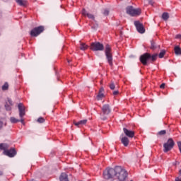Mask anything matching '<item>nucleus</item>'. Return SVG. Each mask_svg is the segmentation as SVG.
Here are the masks:
<instances>
[{
	"instance_id": "8",
	"label": "nucleus",
	"mask_w": 181,
	"mask_h": 181,
	"mask_svg": "<svg viewBox=\"0 0 181 181\" xmlns=\"http://www.w3.org/2000/svg\"><path fill=\"white\" fill-rule=\"evenodd\" d=\"M44 31V26H38L36 28H34L31 31L30 35L32 37H37L40 33H42Z\"/></svg>"
},
{
	"instance_id": "19",
	"label": "nucleus",
	"mask_w": 181,
	"mask_h": 181,
	"mask_svg": "<svg viewBox=\"0 0 181 181\" xmlns=\"http://www.w3.org/2000/svg\"><path fill=\"white\" fill-rule=\"evenodd\" d=\"M1 89L3 91H7L9 90V83L5 82L4 85L1 86Z\"/></svg>"
},
{
	"instance_id": "35",
	"label": "nucleus",
	"mask_w": 181,
	"mask_h": 181,
	"mask_svg": "<svg viewBox=\"0 0 181 181\" xmlns=\"http://www.w3.org/2000/svg\"><path fill=\"white\" fill-rule=\"evenodd\" d=\"M176 39L181 40V34H178L176 35Z\"/></svg>"
},
{
	"instance_id": "10",
	"label": "nucleus",
	"mask_w": 181,
	"mask_h": 181,
	"mask_svg": "<svg viewBox=\"0 0 181 181\" xmlns=\"http://www.w3.org/2000/svg\"><path fill=\"white\" fill-rule=\"evenodd\" d=\"M134 25L136 28V30L139 33L144 34L145 33V29L144 28V25L141 23H140V21H134Z\"/></svg>"
},
{
	"instance_id": "27",
	"label": "nucleus",
	"mask_w": 181,
	"mask_h": 181,
	"mask_svg": "<svg viewBox=\"0 0 181 181\" xmlns=\"http://www.w3.org/2000/svg\"><path fill=\"white\" fill-rule=\"evenodd\" d=\"M165 54V49H162L160 51V54H158V57H159L160 59H162V58H163Z\"/></svg>"
},
{
	"instance_id": "9",
	"label": "nucleus",
	"mask_w": 181,
	"mask_h": 181,
	"mask_svg": "<svg viewBox=\"0 0 181 181\" xmlns=\"http://www.w3.org/2000/svg\"><path fill=\"white\" fill-rule=\"evenodd\" d=\"M82 15L84 17H88V19L93 20L95 23L96 26L94 27V29L98 27V24L97 23V21L95 19V16L93 14L87 12L85 8H83Z\"/></svg>"
},
{
	"instance_id": "41",
	"label": "nucleus",
	"mask_w": 181,
	"mask_h": 181,
	"mask_svg": "<svg viewBox=\"0 0 181 181\" xmlns=\"http://www.w3.org/2000/svg\"><path fill=\"white\" fill-rule=\"evenodd\" d=\"M0 149H1V144H0Z\"/></svg>"
},
{
	"instance_id": "13",
	"label": "nucleus",
	"mask_w": 181,
	"mask_h": 181,
	"mask_svg": "<svg viewBox=\"0 0 181 181\" xmlns=\"http://www.w3.org/2000/svg\"><path fill=\"white\" fill-rule=\"evenodd\" d=\"M123 131L126 136H127L128 138H134L135 134L134 131L128 129L126 127H124Z\"/></svg>"
},
{
	"instance_id": "1",
	"label": "nucleus",
	"mask_w": 181,
	"mask_h": 181,
	"mask_svg": "<svg viewBox=\"0 0 181 181\" xmlns=\"http://www.w3.org/2000/svg\"><path fill=\"white\" fill-rule=\"evenodd\" d=\"M128 176V173L119 165L115 168H107L103 172V177L105 180L115 179L117 181H124Z\"/></svg>"
},
{
	"instance_id": "28",
	"label": "nucleus",
	"mask_w": 181,
	"mask_h": 181,
	"mask_svg": "<svg viewBox=\"0 0 181 181\" xmlns=\"http://www.w3.org/2000/svg\"><path fill=\"white\" fill-rule=\"evenodd\" d=\"M45 121V118H43V117H39V118L37 119V122L38 123H40V124L44 123Z\"/></svg>"
},
{
	"instance_id": "5",
	"label": "nucleus",
	"mask_w": 181,
	"mask_h": 181,
	"mask_svg": "<svg viewBox=\"0 0 181 181\" xmlns=\"http://www.w3.org/2000/svg\"><path fill=\"white\" fill-rule=\"evenodd\" d=\"M127 13L131 16H139L141 13V8H134L132 6H128L126 8Z\"/></svg>"
},
{
	"instance_id": "12",
	"label": "nucleus",
	"mask_w": 181,
	"mask_h": 181,
	"mask_svg": "<svg viewBox=\"0 0 181 181\" xmlns=\"http://www.w3.org/2000/svg\"><path fill=\"white\" fill-rule=\"evenodd\" d=\"M18 107L20 118H23V117L26 115V112H25V105H23V103H20L18 105Z\"/></svg>"
},
{
	"instance_id": "14",
	"label": "nucleus",
	"mask_w": 181,
	"mask_h": 181,
	"mask_svg": "<svg viewBox=\"0 0 181 181\" xmlns=\"http://www.w3.org/2000/svg\"><path fill=\"white\" fill-rule=\"evenodd\" d=\"M12 106H13L12 99L8 98L5 104L6 110L7 111H11L12 110Z\"/></svg>"
},
{
	"instance_id": "34",
	"label": "nucleus",
	"mask_w": 181,
	"mask_h": 181,
	"mask_svg": "<svg viewBox=\"0 0 181 181\" xmlns=\"http://www.w3.org/2000/svg\"><path fill=\"white\" fill-rule=\"evenodd\" d=\"M165 84L164 83H163L160 86V88L161 89H164V88H165Z\"/></svg>"
},
{
	"instance_id": "26",
	"label": "nucleus",
	"mask_w": 181,
	"mask_h": 181,
	"mask_svg": "<svg viewBox=\"0 0 181 181\" xmlns=\"http://www.w3.org/2000/svg\"><path fill=\"white\" fill-rule=\"evenodd\" d=\"M151 49L155 50L157 48V45L156 42H154L153 41H151Z\"/></svg>"
},
{
	"instance_id": "6",
	"label": "nucleus",
	"mask_w": 181,
	"mask_h": 181,
	"mask_svg": "<svg viewBox=\"0 0 181 181\" xmlns=\"http://www.w3.org/2000/svg\"><path fill=\"white\" fill-rule=\"evenodd\" d=\"M90 49L93 52L103 51L104 45L100 42H94L90 44Z\"/></svg>"
},
{
	"instance_id": "24",
	"label": "nucleus",
	"mask_w": 181,
	"mask_h": 181,
	"mask_svg": "<svg viewBox=\"0 0 181 181\" xmlns=\"http://www.w3.org/2000/svg\"><path fill=\"white\" fill-rule=\"evenodd\" d=\"M10 121H11V123H13V124L18 123V122H20L19 119H16V117H11Z\"/></svg>"
},
{
	"instance_id": "3",
	"label": "nucleus",
	"mask_w": 181,
	"mask_h": 181,
	"mask_svg": "<svg viewBox=\"0 0 181 181\" xmlns=\"http://www.w3.org/2000/svg\"><path fill=\"white\" fill-rule=\"evenodd\" d=\"M105 54L106 57V59L107 63L109 64L110 67L113 66V56L112 52V48L110 45L107 44L105 48Z\"/></svg>"
},
{
	"instance_id": "4",
	"label": "nucleus",
	"mask_w": 181,
	"mask_h": 181,
	"mask_svg": "<svg viewBox=\"0 0 181 181\" xmlns=\"http://www.w3.org/2000/svg\"><path fill=\"white\" fill-rule=\"evenodd\" d=\"M102 113H100V118L102 120L105 121L107 119V116L111 112V108L109 104H105L101 108Z\"/></svg>"
},
{
	"instance_id": "23",
	"label": "nucleus",
	"mask_w": 181,
	"mask_h": 181,
	"mask_svg": "<svg viewBox=\"0 0 181 181\" xmlns=\"http://www.w3.org/2000/svg\"><path fill=\"white\" fill-rule=\"evenodd\" d=\"M175 53L176 55H181V48L179 46L175 47Z\"/></svg>"
},
{
	"instance_id": "38",
	"label": "nucleus",
	"mask_w": 181,
	"mask_h": 181,
	"mask_svg": "<svg viewBox=\"0 0 181 181\" xmlns=\"http://www.w3.org/2000/svg\"><path fill=\"white\" fill-rule=\"evenodd\" d=\"M103 91H104V88H100L99 93H103Z\"/></svg>"
},
{
	"instance_id": "17",
	"label": "nucleus",
	"mask_w": 181,
	"mask_h": 181,
	"mask_svg": "<svg viewBox=\"0 0 181 181\" xmlns=\"http://www.w3.org/2000/svg\"><path fill=\"white\" fill-rule=\"evenodd\" d=\"M16 2L20 6H26V4H28V1L26 0H16Z\"/></svg>"
},
{
	"instance_id": "25",
	"label": "nucleus",
	"mask_w": 181,
	"mask_h": 181,
	"mask_svg": "<svg viewBox=\"0 0 181 181\" xmlns=\"http://www.w3.org/2000/svg\"><path fill=\"white\" fill-rule=\"evenodd\" d=\"M103 97H104L103 93L99 92L98 95H97V100H101Z\"/></svg>"
},
{
	"instance_id": "11",
	"label": "nucleus",
	"mask_w": 181,
	"mask_h": 181,
	"mask_svg": "<svg viewBox=\"0 0 181 181\" xmlns=\"http://www.w3.org/2000/svg\"><path fill=\"white\" fill-rule=\"evenodd\" d=\"M3 154L8 156L9 158H13L15 156H16V150L15 148H10V150H5V151L3 152Z\"/></svg>"
},
{
	"instance_id": "29",
	"label": "nucleus",
	"mask_w": 181,
	"mask_h": 181,
	"mask_svg": "<svg viewBox=\"0 0 181 181\" xmlns=\"http://www.w3.org/2000/svg\"><path fill=\"white\" fill-rule=\"evenodd\" d=\"M166 134V130H161L160 132H158V134L160 136H163Z\"/></svg>"
},
{
	"instance_id": "36",
	"label": "nucleus",
	"mask_w": 181,
	"mask_h": 181,
	"mask_svg": "<svg viewBox=\"0 0 181 181\" xmlns=\"http://www.w3.org/2000/svg\"><path fill=\"white\" fill-rule=\"evenodd\" d=\"M175 181H181V177H177L175 178Z\"/></svg>"
},
{
	"instance_id": "31",
	"label": "nucleus",
	"mask_w": 181,
	"mask_h": 181,
	"mask_svg": "<svg viewBox=\"0 0 181 181\" xmlns=\"http://www.w3.org/2000/svg\"><path fill=\"white\" fill-rule=\"evenodd\" d=\"M104 16H107L109 15V11L105 9L103 12Z\"/></svg>"
},
{
	"instance_id": "16",
	"label": "nucleus",
	"mask_w": 181,
	"mask_h": 181,
	"mask_svg": "<svg viewBox=\"0 0 181 181\" xmlns=\"http://www.w3.org/2000/svg\"><path fill=\"white\" fill-rule=\"evenodd\" d=\"M121 142L124 146L127 147L129 144V138L127 136H124L121 138Z\"/></svg>"
},
{
	"instance_id": "30",
	"label": "nucleus",
	"mask_w": 181,
	"mask_h": 181,
	"mask_svg": "<svg viewBox=\"0 0 181 181\" xmlns=\"http://www.w3.org/2000/svg\"><path fill=\"white\" fill-rule=\"evenodd\" d=\"M109 86H110V88L112 90H114L115 88V86L114 82H112Z\"/></svg>"
},
{
	"instance_id": "33",
	"label": "nucleus",
	"mask_w": 181,
	"mask_h": 181,
	"mask_svg": "<svg viewBox=\"0 0 181 181\" xmlns=\"http://www.w3.org/2000/svg\"><path fill=\"white\" fill-rule=\"evenodd\" d=\"M177 145H178L180 151V153H181V141H178Z\"/></svg>"
},
{
	"instance_id": "37",
	"label": "nucleus",
	"mask_w": 181,
	"mask_h": 181,
	"mask_svg": "<svg viewBox=\"0 0 181 181\" xmlns=\"http://www.w3.org/2000/svg\"><path fill=\"white\" fill-rule=\"evenodd\" d=\"M20 122L23 124L25 122V120L23 119V117H21Z\"/></svg>"
},
{
	"instance_id": "18",
	"label": "nucleus",
	"mask_w": 181,
	"mask_h": 181,
	"mask_svg": "<svg viewBox=\"0 0 181 181\" xmlns=\"http://www.w3.org/2000/svg\"><path fill=\"white\" fill-rule=\"evenodd\" d=\"M60 181H69L68 175L65 173H62L59 177Z\"/></svg>"
},
{
	"instance_id": "22",
	"label": "nucleus",
	"mask_w": 181,
	"mask_h": 181,
	"mask_svg": "<svg viewBox=\"0 0 181 181\" xmlns=\"http://www.w3.org/2000/svg\"><path fill=\"white\" fill-rule=\"evenodd\" d=\"M170 18L169 13L167 12H164L162 15V18L163 21H167Z\"/></svg>"
},
{
	"instance_id": "39",
	"label": "nucleus",
	"mask_w": 181,
	"mask_h": 181,
	"mask_svg": "<svg viewBox=\"0 0 181 181\" xmlns=\"http://www.w3.org/2000/svg\"><path fill=\"white\" fill-rule=\"evenodd\" d=\"M179 173H180L179 177H181V170H180Z\"/></svg>"
},
{
	"instance_id": "32",
	"label": "nucleus",
	"mask_w": 181,
	"mask_h": 181,
	"mask_svg": "<svg viewBox=\"0 0 181 181\" xmlns=\"http://www.w3.org/2000/svg\"><path fill=\"white\" fill-rule=\"evenodd\" d=\"M119 94V91H118V90H114L113 91V95H117Z\"/></svg>"
},
{
	"instance_id": "21",
	"label": "nucleus",
	"mask_w": 181,
	"mask_h": 181,
	"mask_svg": "<svg viewBox=\"0 0 181 181\" xmlns=\"http://www.w3.org/2000/svg\"><path fill=\"white\" fill-rule=\"evenodd\" d=\"M8 148H9V146L5 143H1V149L5 151H8Z\"/></svg>"
},
{
	"instance_id": "15",
	"label": "nucleus",
	"mask_w": 181,
	"mask_h": 181,
	"mask_svg": "<svg viewBox=\"0 0 181 181\" xmlns=\"http://www.w3.org/2000/svg\"><path fill=\"white\" fill-rule=\"evenodd\" d=\"M87 122H88V120L86 119L80 120L78 122L74 121V124L75 126H76L78 127H81L85 125L87 123Z\"/></svg>"
},
{
	"instance_id": "7",
	"label": "nucleus",
	"mask_w": 181,
	"mask_h": 181,
	"mask_svg": "<svg viewBox=\"0 0 181 181\" xmlns=\"http://www.w3.org/2000/svg\"><path fill=\"white\" fill-rule=\"evenodd\" d=\"M175 146L174 140L172 138H169L167 143H165L163 144L164 148V152L168 153L171 149L173 148V146Z\"/></svg>"
},
{
	"instance_id": "20",
	"label": "nucleus",
	"mask_w": 181,
	"mask_h": 181,
	"mask_svg": "<svg viewBox=\"0 0 181 181\" xmlns=\"http://www.w3.org/2000/svg\"><path fill=\"white\" fill-rule=\"evenodd\" d=\"M88 46L87 45H86L83 42H81L80 43V49L82 51H85L88 49Z\"/></svg>"
},
{
	"instance_id": "40",
	"label": "nucleus",
	"mask_w": 181,
	"mask_h": 181,
	"mask_svg": "<svg viewBox=\"0 0 181 181\" xmlns=\"http://www.w3.org/2000/svg\"><path fill=\"white\" fill-rule=\"evenodd\" d=\"M68 62L69 63V62H70V60H68Z\"/></svg>"
},
{
	"instance_id": "2",
	"label": "nucleus",
	"mask_w": 181,
	"mask_h": 181,
	"mask_svg": "<svg viewBox=\"0 0 181 181\" xmlns=\"http://www.w3.org/2000/svg\"><path fill=\"white\" fill-rule=\"evenodd\" d=\"M158 57V54H154L151 55L150 53H144L140 57V62L143 64V65H147V62L151 61L152 62L156 61Z\"/></svg>"
}]
</instances>
